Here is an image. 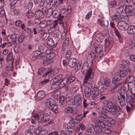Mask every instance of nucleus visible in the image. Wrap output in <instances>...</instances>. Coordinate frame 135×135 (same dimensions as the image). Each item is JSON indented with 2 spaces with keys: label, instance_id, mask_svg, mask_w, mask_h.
Masks as SVG:
<instances>
[{
  "label": "nucleus",
  "instance_id": "obj_1",
  "mask_svg": "<svg viewBox=\"0 0 135 135\" xmlns=\"http://www.w3.org/2000/svg\"><path fill=\"white\" fill-rule=\"evenodd\" d=\"M106 98V97L103 95L100 97V100H104L102 103V109L106 113L109 112L115 118H117L120 114L119 112L121 111L120 107L118 105L117 100L114 97H112L110 100H105Z\"/></svg>",
  "mask_w": 135,
  "mask_h": 135
},
{
  "label": "nucleus",
  "instance_id": "obj_2",
  "mask_svg": "<svg viewBox=\"0 0 135 135\" xmlns=\"http://www.w3.org/2000/svg\"><path fill=\"white\" fill-rule=\"evenodd\" d=\"M129 90V85L127 84H126L124 85L123 88H120L118 90L119 95L117 96V99L120 105L121 106H124L126 104L124 94L126 91Z\"/></svg>",
  "mask_w": 135,
  "mask_h": 135
},
{
  "label": "nucleus",
  "instance_id": "obj_3",
  "mask_svg": "<svg viewBox=\"0 0 135 135\" xmlns=\"http://www.w3.org/2000/svg\"><path fill=\"white\" fill-rule=\"evenodd\" d=\"M91 64L90 66L89 64L86 62L84 63L81 69V72L83 74H86L84 79V83H86L89 78H91L92 74Z\"/></svg>",
  "mask_w": 135,
  "mask_h": 135
},
{
  "label": "nucleus",
  "instance_id": "obj_4",
  "mask_svg": "<svg viewBox=\"0 0 135 135\" xmlns=\"http://www.w3.org/2000/svg\"><path fill=\"white\" fill-rule=\"evenodd\" d=\"M45 105L46 107L49 108L53 113L56 114L58 112V106L54 103L53 99L49 98L47 99L45 102Z\"/></svg>",
  "mask_w": 135,
  "mask_h": 135
},
{
  "label": "nucleus",
  "instance_id": "obj_5",
  "mask_svg": "<svg viewBox=\"0 0 135 135\" xmlns=\"http://www.w3.org/2000/svg\"><path fill=\"white\" fill-rule=\"evenodd\" d=\"M121 78V77L118 72H117L115 73L114 77L113 78L112 80L113 84H114L113 86V89H115L122 84V82L120 83L118 82L120 80Z\"/></svg>",
  "mask_w": 135,
  "mask_h": 135
},
{
  "label": "nucleus",
  "instance_id": "obj_6",
  "mask_svg": "<svg viewBox=\"0 0 135 135\" xmlns=\"http://www.w3.org/2000/svg\"><path fill=\"white\" fill-rule=\"evenodd\" d=\"M62 78V75L60 74L51 80L52 87L54 86V88L56 89L57 86L60 85Z\"/></svg>",
  "mask_w": 135,
  "mask_h": 135
},
{
  "label": "nucleus",
  "instance_id": "obj_7",
  "mask_svg": "<svg viewBox=\"0 0 135 135\" xmlns=\"http://www.w3.org/2000/svg\"><path fill=\"white\" fill-rule=\"evenodd\" d=\"M59 98V103L63 106V107L66 106L67 104V102L70 101L71 99L69 94L66 95L65 97L63 96H61Z\"/></svg>",
  "mask_w": 135,
  "mask_h": 135
},
{
  "label": "nucleus",
  "instance_id": "obj_8",
  "mask_svg": "<svg viewBox=\"0 0 135 135\" xmlns=\"http://www.w3.org/2000/svg\"><path fill=\"white\" fill-rule=\"evenodd\" d=\"M33 116L35 120H37L39 124H43L46 121V119L43 120L44 117L43 114H38L36 113L33 115Z\"/></svg>",
  "mask_w": 135,
  "mask_h": 135
},
{
  "label": "nucleus",
  "instance_id": "obj_9",
  "mask_svg": "<svg viewBox=\"0 0 135 135\" xmlns=\"http://www.w3.org/2000/svg\"><path fill=\"white\" fill-rule=\"evenodd\" d=\"M82 97L79 94L75 95L74 99V101L72 102V104L75 106H79L81 103Z\"/></svg>",
  "mask_w": 135,
  "mask_h": 135
},
{
  "label": "nucleus",
  "instance_id": "obj_10",
  "mask_svg": "<svg viewBox=\"0 0 135 135\" xmlns=\"http://www.w3.org/2000/svg\"><path fill=\"white\" fill-rule=\"evenodd\" d=\"M18 37V35L16 33H13L12 35H9L7 37V41H11L13 45H15L16 44L17 39Z\"/></svg>",
  "mask_w": 135,
  "mask_h": 135
},
{
  "label": "nucleus",
  "instance_id": "obj_11",
  "mask_svg": "<svg viewBox=\"0 0 135 135\" xmlns=\"http://www.w3.org/2000/svg\"><path fill=\"white\" fill-rule=\"evenodd\" d=\"M42 9L43 11L45 13L46 16L47 17H49L53 13V11L51 8L44 7L42 8Z\"/></svg>",
  "mask_w": 135,
  "mask_h": 135
},
{
  "label": "nucleus",
  "instance_id": "obj_12",
  "mask_svg": "<svg viewBox=\"0 0 135 135\" xmlns=\"http://www.w3.org/2000/svg\"><path fill=\"white\" fill-rule=\"evenodd\" d=\"M124 12L128 13L129 15H134V8L130 5L126 6L124 7Z\"/></svg>",
  "mask_w": 135,
  "mask_h": 135
},
{
  "label": "nucleus",
  "instance_id": "obj_13",
  "mask_svg": "<svg viewBox=\"0 0 135 135\" xmlns=\"http://www.w3.org/2000/svg\"><path fill=\"white\" fill-rule=\"evenodd\" d=\"M53 17L57 19L60 21H62L64 18V16L62 15L56 10H54L52 14Z\"/></svg>",
  "mask_w": 135,
  "mask_h": 135
},
{
  "label": "nucleus",
  "instance_id": "obj_14",
  "mask_svg": "<svg viewBox=\"0 0 135 135\" xmlns=\"http://www.w3.org/2000/svg\"><path fill=\"white\" fill-rule=\"evenodd\" d=\"M117 25L118 28L120 30L123 31L127 29L128 27L127 23L122 21L119 22L118 23Z\"/></svg>",
  "mask_w": 135,
  "mask_h": 135
},
{
  "label": "nucleus",
  "instance_id": "obj_15",
  "mask_svg": "<svg viewBox=\"0 0 135 135\" xmlns=\"http://www.w3.org/2000/svg\"><path fill=\"white\" fill-rule=\"evenodd\" d=\"M44 54L43 53H41V52L39 51H34L33 54L32 59L33 60L36 59H40L44 56Z\"/></svg>",
  "mask_w": 135,
  "mask_h": 135
},
{
  "label": "nucleus",
  "instance_id": "obj_16",
  "mask_svg": "<svg viewBox=\"0 0 135 135\" xmlns=\"http://www.w3.org/2000/svg\"><path fill=\"white\" fill-rule=\"evenodd\" d=\"M94 127L93 125L88 126V129L85 131V134L87 135H92L94 134Z\"/></svg>",
  "mask_w": 135,
  "mask_h": 135
},
{
  "label": "nucleus",
  "instance_id": "obj_17",
  "mask_svg": "<svg viewBox=\"0 0 135 135\" xmlns=\"http://www.w3.org/2000/svg\"><path fill=\"white\" fill-rule=\"evenodd\" d=\"M46 3L47 4L50 6V7L54 6L55 8H56L58 6L57 1L55 0H46Z\"/></svg>",
  "mask_w": 135,
  "mask_h": 135
},
{
  "label": "nucleus",
  "instance_id": "obj_18",
  "mask_svg": "<svg viewBox=\"0 0 135 135\" xmlns=\"http://www.w3.org/2000/svg\"><path fill=\"white\" fill-rule=\"evenodd\" d=\"M68 64L70 67L74 68L77 65L76 59L74 58L70 59L68 61Z\"/></svg>",
  "mask_w": 135,
  "mask_h": 135
},
{
  "label": "nucleus",
  "instance_id": "obj_19",
  "mask_svg": "<svg viewBox=\"0 0 135 135\" xmlns=\"http://www.w3.org/2000/svg\"><path fill=\"white\" fill-rule=\"evenodd\" d=\"M91 95L93 99L95 98L99 94V90L97 88H94L91 90Z\"/></svg>",
  "mask_w": 135,
  "mask_h": 135
},
{
  "label": "nucleus",
  "instance_id": "obj_20",
  "mask_svg": "<svg viewBox=\"0 0 135 135\" xmlns=\"http://www.w3.org/2000/svg\"><path fill=\"white\" fill-rule=\"evenodd\" d=\"M43 11L41 10H37L35 12V16L37 18H42L44 17L45 14Z\"/></svg>",
  "mask_w": 135,
  "mask_h": 135
},
{
  "label": "nucleus",
  "instance_id": "obj_21",
  "mask_svg": "<svg viewBox=\"0 0 135 135\" xmlns=\"http://www.w3.org/2000/svg\"><path fill=\"white\" fill-rule=\"evenodd\" d=\"M91 90L90 88L88 86L85 87L84 89V95L85 97L88 98L91 95Z\"/></svg>",
  "mask_w": 135,
  "mask_h": 135
},
{
  "label": "nucleus",
  "instance_id": "obj_22",
  "mask_svg": "<svg viewBox=\"0 0 135 135\" xmlns=\"http://www.w3.org/2000/svg\"><path fill=\"white\" fill-rule=\"evenodd\" d=\"M57 43V42H56V44H55L52 38L49 39L47 42V45L50 47H55L56 46Z\"/></svg>",
  "mask_w": 135,
  "mask_h": 135
},
{
  "label": "nucleus",
  "instance_id": "obj_23",
  "mask_svg": "<svg viewBox=\"0 0 135 135\" xmlns=\"http://www.w3.org/2000/svg\"><path fill=\"white\" fill-rule=\"evenodd\" d=\"M104 38L103 35L101 33H99L97 34L95 37L96 40L98 42H102Z\"/></svg>",
  "mask_w": 135,
  "mask_h": 135
},
{
  "label": "nucleus",
  "instance_id": "obj_24",
  "mask_svg": "<svg viewBox=\"0 0 135 135\" xmlns=\"http://www.w3.org/2000/svg\"><path fill=\"white\" fill-rule=\"evenodd\" d=\"M127 31L129 33L131 34H135V26L134 25H131L128 27Z\"/></svg>",
  "mask_w": 135,
  "mask_h": 135
},
{
  "label": "nucleus",
  "instance_id": "obj_25",
  "mask_svg": "<svg viewBox=\"0 0 135 135\" xmlns=\"http://www.w3.org/2000/svg\"><path fill=\"white\" fill-rule=\"evenodd\" d=\"M112 42L111 40V38L110 37H107L105 41V45L106 47H112Z\"/></svg>",
  "mask_w": 135,
  "mask_h": 135
},
{
  "label": "nucleus",
  "instance_id": "obj_26",
  "mask_svg": "<svg viewBox=\"0 0 135 135\" xmlns=\"http://www.w3.org/2000/svg\"><path fill=\"white\" fill-rule=\"evenodd\" d=\"M45 96V92L42 90L39 91L37 94V97L38 99L40 100L43 99Z\"/></svg>",
  "mask_w": 135,
  "mask_h": 135
},
{
  "label": "nucleus",
  "instance_id": "obj_27",
  "mask_svg": "<svg viewBox=\"0 0 135 135\" xmlns=\"http://www.w3.org/2000/svg\"><path fill=\"white\" fill-rule=\"evenodd\" d=\"M94 131L95 132V135H102L101 133L103 132V129L99 127L95 126L94 127Z\"/></svg>",
  "mask_w": 135,
  "mask_h": 135
},
{
  "label": "nucleus",
  "instance_id": "obj_28",
  "mask_svg": "<svg viewBox=\"0 0 135 135\" xmlns=\"http://www.w3.org/2000/svg\"><path fill=\"white\" fill-rule=\"evenodd\" d=\"M89 103L85 99H84L83 102V106L84 109H90Z\"/></svg>",
  "mask_w": 135,
  "mask_h": 135
},
{
  "label": "nucleus",
  "instance_id": "obj_29",
  "mask_svg": "<svg viewBox=\"0 0 135 135\" xmlns=\"http://www.w3.org/2000/svg\"><path fill=\"white\" fill-rule=\"evenodd\" d=\"M103 49L102 46L100 45H97L95 47V51L97 53L100 54Z\"/></svg>",
  "mask_w": 135,
  "mask_h": 135
},
{
  "label": "nucleus",
  "instance_id": "obj_30",
  "mask_svg": "<svg viewBox=\"0 0 135 135\" xmlns=\"http://www.w3.org/2000/svg\"><path fill=\"white\" fill-rule=\"evenodd\" d=\"M13 61H11L10 63H8V65H7L6 68V70L7 71L11 70L13 71Z\"/></svg>",
  "mask_w": 135,
  "mask_h": 135
},
{
  "label": "nucleus",
  "instance_id": "obj_31",
  "mask_svg": "<svg viewBox=\"0 0 135 135\" xmlns=\"http://www.w3.org/2000/svg\"><path fill=\"white\" fill-rule=\"evenodd\" d=\"M55 56V53L53 52H51L49 53L46 54V58H48L50 60H52V59Z\"/></svg>",
  "mask_w": 135,
  "mask_h": 135
},
{
  "label": "nucleus",
  "instance_id": "obj_32",
  "mask_svg": "<svg viewBox=\"0 0 135 135\" xmlns=\"http://www.w3.org/2000/svg\"><path fill=\"white\" fill-rule=\"evenodd\" d=\"M14 58H13V54L12 52L9 53L7 55L6 58V60L8 61H14Z\"/></svg>",
  "mask_w": 135,
  "mask_h": 135
},
{
  "label": "nucleus",
  "instance_id": "obj_33",
  "mask_svg": "<svg viewBox=\"0 0 135 135\" xmlns=\"http://www.w3.org/2000/svg\"><path fill=\"white\" fill-rule=\"evenodd\" d=\"M124 7L121 6L119 7L117 9V12L118 14H120L124 12Z\"/></svg>",
  "mask_w": 135,
  "mask_h": 135
},
{
  "label": "nucleus",
  "instance_id": "obj_34",
  "mask_svg": "<svg viewBox=\"0 0 135 135\" xmlns=\"http://www.w3.org/2000/svg\"><path fill=\"white\" fill-rule=\"evenodd\" d=\"M97 125L99 127H100L103 128V129L106 126V125L105 123L103 122L100 121H96Z\"/></svg>",
  "mask_w": 135,
  "mask_h": 135
},
{
  "label": "nucleus",
  "instance_id": "obj_35",
  "mask_svg": "<svg viewBox=\"0 0 135 135\" xmlns=\"http://www.w3.org/2000/svg\"><path fill=\"white\" fill-rule=\"evenodd\" d=\"M126 94V96L127 98L126 99V100H128V99H129V98L131 97L132 95V92L131 89H130L128 91H126L125 92Z\"/></svg>",
  "mask_w": 135,
  "mask_h": 135
},
{
  "label": "nucleus",
  "instance_id": "obj_36",
  "mask_svg": "<svg viewBox=\"0 0 135 135\" xmlns=\"http://www.w3.org/2000/svg\"><path fill=\"white\" fill-rule=\"evenodd\" d=\"M51 113V110L49 108L47 107V108L44 110V113L42 114L46 116H47L50 115Z\"/></svg>",
  "mask_w": 135,
  "mask_h": 135
},
{
  "label": "nucleus",
  "instance_id": "obj_37",
  "mask_svg": "<svg viewBox=\"0 0 135 135\" xmlns=\"http://www.w3.org/2000/svg\"><path fill=\"white\" fill-rule=\"evenodd\" d=\"M118 73L121 77H124L126 75L128 72L126 70H123L122 71L119 70Z\"/></svg>",
  "mask_w": 135,
  "mask_h": 135
},
{
  "label": "nucleus",
  "instance_id": "obj_38",
  "mask_svg": "<svg viewBox=\"0 0 135 135\" xmlns=\"http://www.w3.org/2000/svg\"><path fill=\"white\" fill-rule=\"evenodd\" d=\"M75 126V124L73 122H70L68 123L67 124V128L68 129H72Z\"/></svg>",
  "mask_w": 135,
  "mask_h": 135
},
{
  "label": "nucleus",
  "instance_id": "obj_39",
  "mask_svg": "<svg viewBox=\"0 0 135 135\" xmlns=\"http://www.w3.org/2000/svg\"><path fill=\"white\" fill-rule=\"evenodd\" d=\"M75 80V78L73 76H70L66 80L67 84H69L74 81Z\"/></svg>",
  "mask_w": 135,
  "mask_h": 135
},
{
  "label": "nucleus",
  "instance_id": "obj_40",
  "mask_svg": "<svg viewBox=\"0 0 135 135\" xmlns=\"http://www.w3.org/2000/svg\"><path fill=\"white\" fill-rule=\"evenodd\" d=\"M53 61L52 60H50L47 58L43 62V64L45 65H46L48 64L52 63Z\"/></svg>",
  "mask_w": 135,
  "mask_h": 135
},
{
  "label": "nucleus",
  "instance_id": "obj_41",
  "mask_svg": "<svg viewBox=\"0 0 135 135\" xmlns=\"http://www.w3.org/2000/svg\"><path fill=\"white\" fill-rule=\"evenodd\" d=\"M72 133V132L71 131H63L61 132V135H70Z\"/></svg>",
  "mask_w": 135,
  "mask_h": 135
},
{
  "label": "nucleus",
  "instance_id": "obj_42",
  "mask_svg": "<svg viewBox=\"0 0 135 135\" xmlns=\"http://www.w3.org/2000/svg\"><path fill=\"white\" fill-rule=\"evenodd\" d=\"M104 84L105 86L108 87L110 84V80L107 78H105L104 80Z\"/></svg>",
  "mask_w": 135,
  "mask_h": 135
},
{
  "label": "nucleus",
  "instance_id": "obj_43",
  "mask_svg": "<svg viewBox=\"0 0 135 135\" xmlns=\"http://www.w3.org/2000/svg\"><path fill=\"white\" fill-rule=\"evenodd\" d=\"M71 50L70 49L67 51L65 55V57L66 59H68L69 58L71 54Z\"/></svg>",
  "mask_w": 135,
  "mask_h": 135
},
{
  "label": "nucleus",
  "instance_id": "obj_44",
  "mask_svg": "<svg viewBox=\"0 0 135 135\" xmlns=\"http://www.w3.org/2000/svg\"><path fill=\"white\" fill-rule=\"evenodd\" d=\"M39 18H37L35 19L33 21V22L34 25L36 26H38L39 25H40L41 23V21Z\"/></svg>",
  "mask_w": 135,
  "mask_h": 135
},
{
  "label": "nucleus",
  "instance_id": "obj_45",
  "mask_svg": "<svg viewBox=\"0 0 135 135\" xmlns=\"http://www.w3.org/2000/svg\"><path fill=\"white\" fill-rule=\"evenodd\" d=\"M103 132L104 133L107 134H109L111 133L112 132L111 130L109 128L106 127L103 128Z\"/></svg>",
  "mask_w": 135,
  "mask_h": 135
},
{
  "label": "nucleus",
  "instance_id": "obj_46",
  "mask_svg": "<svg viewBox=\"0 0 135 135\" xmlns=\"http://www.w3.org/2000/svg\"><path fill=\"white\" fill-rule=\"evenodd\" d=\"M72 108L71 107H67L65 108V112L67 113H71Z\"/></svg>",
  "mask_w": 135,
  "mask_h": 135
},
{
  "label": "nucleus",
  "instance_id": "obj_47",
  "mask_svg": "<svg viewBox=\"0 0 135 135\" xmlns=\"http://www.w3.org/2000/svg\"><path fill=\"white\" fill-rule=\"evenodd\" d=\"M47 25L46 21H43L41 22V23L39 25V27L41 28H45L46 26Z\"/></svg>",
  "mask_w": 135,
  "mask_h": 135
},
{
  "label": "nucleus",
  "instance_id": "obj_48",
  "mask_svg": "<svg viewBox=\"0 0 135 135\" xmlns=\"http://www.w3.org/2000/svg\"><path fill=\"white\" fill-rule=\"evenodd\" d=\"M134 80V76L133 75H130L127 79V81L128 83H131Z\"/></svg>",
  "mask_w": 135,
  "mask_h": 135
},
{
  "label": "nucleus",
  "instance_id": "obj_49",
  "mask_svg": "<svg viewBox=\"0 0 135 135\" xmlns=\"http://www.w3.org/2000/svg\"><path fill=\"white\" fill-rule=\"evenodd\" d=\"M33 14L30 11H28L26 14V16L28 18L30 19L32 17Z\"/></svg>",
  "mask_w": 135,
  "mask_h": 135
},
{
  "label": "nucleus",
  "instance_id": "obj_50",
  "mask_svg": "<svg viewBox=\"0 0 135 135\" xmlns=\"http://www.w3.org/2000/svg\"><path fill=\"white\" fill-rule=\"evenodd\" d=\"M71 111V113L72 114L74 115L77 114L78 113V110L77 108H73Z\"/></svg>",
  "mask_w": 135,
  "mask_h": 135
},
{
  "label": "nucleus",
  "instance_id": "obj_51",
  "mask_svg": "<svg viewBox=\"0 0 135 135\" xmlns=\"http://www.w3.org/2000/svg\"><path fill=\"white\" fill-rule=\"evenodd\" d=\"M61 11H64V12H65L66 11H67V14H69L71 12V8H68L66 10L65 7H63L61 9Z\"/></svg>",
  "mask_w": 135,
  "mask_h": 135
},
{
  "label": "nucleus",
  "instance_id": "obj_52",
  "mask_svg": "<svg viewBox=\"0 0 135 135\" xmlns=\"http://www.w3.org/2000/svg\"><path fill=\"white\" fill-rule=\"evenodd\" d=\"M53 74V73L52 71L50 70L47 72L45 75V76H48V77H50L52 76Z\"/></svg>",
  "mask_w": 135,
  "mask_h": 135
},
{
  "label": "nucleus",
  "instance_id": "obj_53",
  "mask_svg": "<svg viewBox=\"0 0 135 135\" xmlns=\"http://www.w3.org/2000/svg\"><path fill=\"white\" fill-rule=\"evenodd\" d=\"M49 81V79H47L41 81L39 83V86L44 85L45 84L47 83Z\"/></svg>",
  "mask_w": 135,
  "mask_h": 135
},
{
  "label": "nucleus",
  "instance_id": "obj_54",
  "mask_svg": "<svg viewBox=\"0 0 135 135\" xmlns=\"http://www.w3.org/2000/svg\"><path fill=\"white\" fill-rule=\"evenodd\" d=\"M41 130V128L39 127L37 129L35 130L34 133H35L36 134H38L42 132Z\"/></svg>",
  "mask_w": 135,
  "mask_h": 135
},
{
  "label": "nucleus",
  "instance_id": "obj_55",
  "mask_svg": "<svg viewBox=\"0 0 135 135\" xmlns=\"http://www.w3.org/2000/svg\"><path fill=\"white\" fill-rule=\"evenodd\" d=\"M114 32H115L116 35L118 37L119 39L121 38V35L120 33L118 31V30L115 29L114 30Z\"/></svg>",
  "mask_w": 135,
  "mask_h": 135
},
{
  "label": "nucleus",
  "instance_id": "obj_56",
  "mask_svg": "<svg viewBox=\"0 0 135 135\" xmlns=\"http://www.w3.org/2000/svg\"><path fill=\"white\" fill-rule=\"evenodd\" d=\"M125 0H120L119 2V4L120 6L122 7H124L125 6Z\"/></svg>",
  "mask_w": 135,
  "mask_h": 135
},
{
  "label": "nucleus",
  "instance_id": "obj_57",
  "mask_svg": "<svg viewBox=\"0 0 135 135\" xmlns=\"http://www.w3.org/2000/svg\"><path fill=\"white\" fill-rule=\"evenodd\" d=\"M69 39L67 38H66L64 42L63 46H67L69 45Z\"/></svg>",
  "mask_w": 135,
  "mask_h": 135
},
{
  "label": "nucleus",
  "instance_id": "obj_58",
  "mask_svg": "<svg viewBox=\"0 0 135 135\" xmlns=\"http://www.w3.org/2000/svg\"><path fill=\"white\" fill-rule=\"evenodd\" d=\"M110 4L111 7H115L117 5L116 1L114 0L110 2Z\"/></svg>",
  "mask_w": 135,
  "mask_h": 135
},
{
  "label": "nucleus",
  "instance_id": "obj_59",
  "mask_svg": "<svg viewBox=\"0 0 135 135\" xmlns=\"http://www.w3.org/2000/svg\"><path fill=\"white\" fill-rule=\"evenodd\" d=\"M98 53L96 52H92L90 54L91 56V57H93V58H96L98 56Z\"/></svg>",
  "mask_w": 135,
  "mask_h": 135
},
{
  "label": "nucleus",
  "instance_id": "obj_60",
  "mask_svg": "<svg viewBox=\"0 0 135 135\" xmlns=\"http://www.w3.org/2000/svg\"><path fill=\"white\" fill-rule=\"evenodd\" d=\"M83 117V115L81 114H80L77 115L75 117V119L77 120H81Z\"/></svg>",
  "mask_w": 135,
  "mask_h": 135
},
{
  "label": "nucleus",
  "instance_id": "obj_61",
  "mask_svg": "<svg viewBox=\"0 0 135 135\" xmlns=\"http://www.w3.org/2000/svg\"><path fill=\"white\" fill-rule=\"evenodd\" d=\"M33 6V3L32 2H30L27 4V8L29 10L31 9Z\"/></svg>",
  "mask_w": 135,
  "mask_h": 135
},
{
  "label": "nucleus",
  "instance_id": "obj_62",
  "mask_svg": "<svg viewBox=\"0 0 135 135\" xmlns=\"http://www.w3.org/2000/svg\"><path fill=\"white\" fill-rule=\"evenodd\" d=\"M103 85L102 83L100 81H98L96 84V86L98 88V89H99L100 87H102Z\"/></svg>",
  "mask_w": 135,
  "mask_h": 135
},
{
  "label": "nucleus",
  "instance_id": "obj_63",
  "mask_svg": "<svg viewBox=\"0 0 135 135\" xmlns=\"http://www.w3.org/2000/svg\"><path fill=\"white\" fill-rule=\"evenodd\" d=\"M24 39V36L21 35L20 36L18 39V42L19 43H21L23 41Z\"/></svg>",
  "mask_w": 135,
  "mask_h": 135
},
{
  "label": "nucleus",
  "instance_id": "obj_64",
  "mask_svg": "<svg viewBox=\"0 0 135 135\" xmlns=\"http://www.w3.org/2000/svg\"><path fill=\"white\" fill-rule=\"evenodd\" d=\"M58 21L56 20L54 21H53V22L51 24V26L52 27V28H55L56 26H57L58 25Z\"/></svg>",
  "mask_w": 135,
  "mask_h": 135
}]
</instances>
